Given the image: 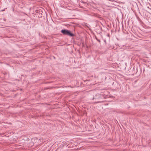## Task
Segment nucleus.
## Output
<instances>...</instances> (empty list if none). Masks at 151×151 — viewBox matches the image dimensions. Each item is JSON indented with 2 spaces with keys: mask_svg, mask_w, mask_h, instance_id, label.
Returning <instances> with one entry per match:
<instances>
[{
  "mask_svg": "<svg viewBox=\"0 0 151 151\" xmlns=\"http://www.w3.org/2000/svg\"><path fill=\"white\" fill-rule=\"evenodd\" d=\"M142 24H143V23L142 22V27H143Z\"/></svg>",
  "mask_w": 151,
  "mask_h": 151,
  "instance_id": "obj_5",
  "label": "nucleus"
},
{
  "mask_svg": "<svg viewBox=\"0 0 151 151\" xmlns=\"http://www.w3.org/2000/svg\"><path fill=\"white\" fill-rule=\"evenodd\" d=\"M97 95H99V94H98H98H96L95 95V96H97Z\"/></svg>",
  "mask_w": 151,
  "mask_h": 151,
  "instance_id": "obj_3",
  "label": "nucleus"
},
{
  "mask_svg": "<svg viewBox=\"0 0 151 151\" xmlns=\"http://www.w3.org/2000/svg\"><path fill=\"white\" fill-rule=\"evenodd\" d=\"M108 37H109V35H108Z\"/></svg>",
  "mask_w": 151,
  "mask_h": 151,
  "instance_id": "obj_7",
  "label": "nucleus"
},
{
  "mask_svg": "<svg viewBox=\"0 0 151 151\" xmlns=\"http://www.w3.org/2000/svg\"><path fill=\"white\" fill-rule=\"evenodd\" d=\"M61 32L63 35H68L70 37H73L74 35V34L71 33L70 31L65 29H62L61 31Z\"/></svg>",
  "mask_w": 151,
  "mask_h": 151,
  "instance_id": "obj_1",
  "label": "nucleus"
},
{
  "mask_svg": "<svg viewBox=\"0 0 151 151\" xmlns=\"http://www.w3.org/2000/svg\"><path fill=\"white\" fill-rule=\"evenodd\" d=\"M104 41L105 42H106V40H104Z\"/></svg>",
  "mask_w": 151,
  "mask_h": 151,
  "instance_id": "obj_8",
  "label": "nucleus"
},
{
  "mask_svg": "<svg viewBox=\"0 0 151 151\" xmlns=\"http://www.w3.org/2000/svg\"><path fill=\"white\" fill-rule=\"evenodd\" d=\"M96 40L99 42H100V40L99 38H95Z\"/></svg>",
  "mask_w": 151,
  "mask_h": 151,
  "instance_id": "obj_2",
  "label": "nucleus"
},
{
  "mask_svg": "<svg viewBox=\"0 0 151 151\" xmlns=\"http://www.w3.org/2000/svg\"><path fill=\"white\" fill-rule=\"evenodd\" d=\"M7 38H10V37H7Z\"/></svg>",
  "mask_w": 151,
  "mask_h": 151,
  "instance_id": "obj_6",
  "label": "nucleus"
},
{
  "mask_svg": "<svg viewBox=\"0 0 151 151\" xmlns=\"http://www.w3.org/2000/svg\"><path fill=\"white\" fill-rule=\"evenodd\" d=\"M93 99H95V98H94V97H93Z\"/></svg>",
  "mask_w": 151,
  "mask_h": 151,
  "instance_id": "obj_4",
  "label": "nucleus"
}]
</instances>
